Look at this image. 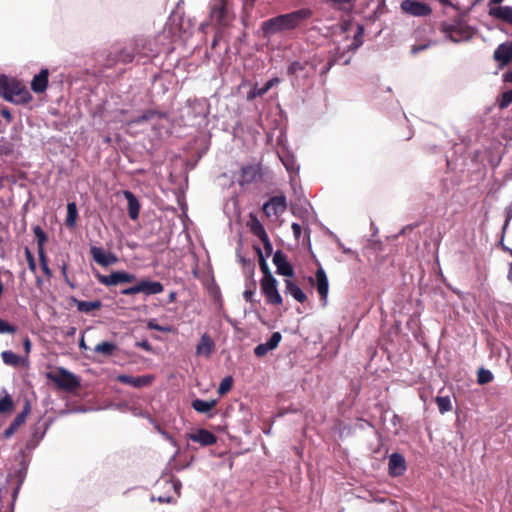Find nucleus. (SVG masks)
<instances>
[{"instance_id": "nucleus-1", "label": "nucleus", "mask_w": 512, "mask_h": 512, "mask_svg": "<svg viewBox=\"0 0 512 512\" xmlns=\"http://www.w3.org/2000/svg\"><path fill=\"white\" fill-rule=\"evenodd\" d=\"M310 15V10L300 9L273 17L262 23V32H281L283 30L295 29L301 22L309 18Z\"/></svg>"}, {"instance_id": "nucleus-2", "label": "nucleus", "mask_w": 512, "mask_h": 512, "mask_svg": "<svg viewBox=\"0 0 512 512\" xmlns=\"http://www.w3.org/2000/svg\"><path fill=\"white\" fill-rule=\"evenodd\" d=\"M363 34H334L335 38L333 39L335 47V61L340 62L342 59V64L347 65L350 62V57L345 58L346 53L350 51L356 50L363 44L362 39Z\"/></svg>"}, {"instance_id": "nucleus-3", "label": "nucleus", "mask_w": 512, "mask_h": 512, "mask_svg": "<svg viewBox=\"0 0 512 512\" xmlns=\"http://www.w3.org/2000/svg\"><path fill=\"white\" fill-rule=\"evenodd\" d=\"M48 380L52 381L59 389L73 391L80 386V381L73 373L63 367H57L46 373Z\"/></svg>"}, {"instance_id": "nucleus-4", "label": "nucleus", "mask_w": 512, "mask_h": 512, "mask_svg": "<svg viewBox=\"0 0 512 512\" xmlns=\"http://www.w3.org/2000/svg\"><path fill=\"white\" fill-rule=\"evenodd\" d=\"M400 11L403 15L417 18H426L432 14V7L419 0H403L400 3Z\"/></svg>"}, {"instance_id": "nucleus-5", "label": "nucleus", "mask_w": 512, "mask_h": 512, "mask_svg": "<svg viewBox=\"0 0 512 512\" xmlns=\"http://www.w3.org/2000/svg\"><path fill=\"white\" fill-rule=\"evenodd\" d=\"M4 99L15 104H27L32 100V96L22 83L13 79Z\"/></svg>"}, {"instance_id": "nucleus-6", "label": "nucleus", "mask_w": 512, "mask_h": 512, "mask_svg": "<svg viewBox=\"0 0 512 512\" xmlns=\"http://www.w3.org/2000/svg\"><path fill=\"white\" fill-rule=\"evenodd\" d=\"M260 286L267 303L272 305L282 304L283 300L277 288V280L273 276H269L268 279H261Z\"/></svg>"}, {"instance_id": "nucleus-7", "label": "nucleus", "mask_w": 512, "mask_h": 512, "mask_svg": "<svg viewBox=\"0 0 512 512\" xmlns=\"http://www.w3.org/2000/svg\"><path fill=\"white\" fill-rule=\"evenodd\" d=\"M98 281L106 286H115L120 283H131L135 281L136 277L125 271H114L109 275H97Z\"/></svg>"}, {"instance_id": "nucleus-8", "label": "nucleus", "mask_w": 512, "mask_h": 512, "mask_svg": "<svg viewBox=\"0 0 512 512\" xmlns=\"http://www.w3.org/2000/svg\"><path fill=\"white\" fill-rule=\"evenodd\" d=\"M287 207L285 196H274L263 206L264 213L268 216H279Z\"/></svg>"}, {"instance_id": "nucleus-9", "label": "nucleus", "mask_w": 512, "mask_h": 512, "mask_svg": "<svg viewBox=\"0 0 512 512\" xmlns=\"http://www.w3.org/2000/svg\"><path fill=\"white\" fill-rule=\"evenodd\" d=\"M262 179V168L258 164L248 165L242 168L239 184L241 186L251 184Z\"/></svg>"}, {"instance_id": "nucleus-10", "label": "nucleus", "mask_w": 512, "mask_h": 512, "mask_svg": "<svg viewBox=\"0 0 512 512\" xmlns=\"http://www.w3.org/2000/svg\"><path fill=\"white\" fill-rule=\"evenodd\" d=\"M90 253L93 260L104 267L113 265L118 261V258L114 253L106 252L101 247L91 246Z\"/></svg>"}, {"instance_id": "nucleus-11", "label": "nucleus", "mask_w": 512, "mask_h": 512, "mask_svg": "<svg viewBox=\"0 0 512 512\" xmlns=\"http://www.w3.org/2000/svg\"><path fill=\"white\" fill-rule=\"evenodd\" d=\"M273 263L276 266V272L279 275L292 277L294 270L287 260V256L280 250L276 251L273 255Z\"/></svg>"}, {"instance_id": "nucleus-12", "label": "nucleus", "mask_w": 512, "mask_h": 512, "mask_svg": "<svg viewBox=\"0 0 512 512\" xmlns=\"http://www.w3.org/2000/svg\"><path fill=\"white\" fill-rule=\"evenodd\" d=\"M388 469L392 477L403 475L407 469L405 458L399 453L391 454L389 456Z\"/></svg>"}, {"instance_id": "nucleus-13", "label": "nucleus", "mask_w": 512, "mask_h": 512, "mask_svg": "<svg viewBox=\"0 0 512 512\" xmlns=\"http://www.w3.org/2000/svg\"><path fill=\"white\" fill-rule=\"evenodd\" d=\"M188 439L202 446H211L217 442V437L206 429H198L187 435Z\"/></svg>"}, {"instance_id": "nucleus-14", "label": "nucleus", "mask_w": 512, "mask_h": 512, "mask_svg": "<svg viewBox=\"0 0 512 512\" xmlns=\"http://www.w3.org/2000/svg\"><path fill=\"white\" fill-rule=\"evenodd\" d=\"M153 379L154 377L151 375L133 377L126 374H121L117 376V381L135 388L148 386L149 384H151Z\"/></svg>"}, {"instance_id": "nucleus-15", "label": "nucleus", "mask_w": 512, "mask_h": 512, "mask_svg": "<svg viewBox=\"0 0 512 512\" xmlns=\"http://www.w3.org/2000/svg\"><path fill=\"white\" fill-rule=\"evenodd\" d=\"M282 339V335L280 332H274L269 340L265 343H261L257 345L254 349V353L257 357L265 356L269 351L274 350L279 345Z\"/></svg>"}, {"instance_id": "nucleus-16", "label": "nucleus", "mask_w": 512, "mask_h": 512, "mask_svg": "<svg viewBox=\"0 0 512 512\" xmlns=\"http://www.w3.org/2000/svg\"><path fill=\"white\" fill-rule=\"evenodd\" d=\"M494 58L501 66L507 65L512 60V41L499 45L494 52Z\"/></svg>"}, {"instance_id": "nucleus-17", "label": "nucleus", "mask_w": 512, "mask_h": 512, "mask_svg": "<svg viewBox=\"0 0 512 512\" xmlns=\"http://www.w3.org/2000/svg\"><path fill=\"white\" fill-rule=\"evenodd\" d=\"M214 348H215L214 341L207 333H204L201 336L200 341L196 346V355L204 356V357L208 358L213 353Z\"/></svg>"}, {"instance_id": "nucleus-18", "label": "nucleus", "mask_w": 512, "mask_h": 512, "mask_svg": "<svg viewBox=\"0 0 512 512\" xmlns=\"http://www.w3.org/2000/svg\"><path fill=\"white\" fill-rule=\"evenodd\" d=\"M48 77V69H42L38 74H36L31 81L32 91L38 94L45 92L48 86Z\"/></svg>"}, {"instance_id": "nucleus-19", "label": "nucleus", "mask_w": 512, "mask_h": 512, "mask_svg": "<svg viewBox=\"0 0 512 512\" xmlns=\"http://www.w3.org/2000/svg\"><path fill=\"white\" fill-rule=\"evenodd\" d=\"M29 412H30V404L27 402L23 411L21 413H19L15 417L13 422L10 424V426L5 429V431L3 433L5 438L11 437L17 431L18 427L21 426L26 421V418H27V415L29 414Z\"/></svg>"}, {"instance_id": "nucleus-20", "label": "nucleus", "mask_w": 512, "mask_h": 512, "mask_svg": "<svg viewBox=\"0 0 512 512\" xmlns=\"http://www.w3.org/2000/svg\"><path fill=\"white\" fill-rule=\"evenodd\" d=\"M140 293L147 295H155L163 292L164 287L158 281L141 280L139 282Z\"/></svg>"}, {"instance_id": "nucleus-21", "label": "nucleus", "mask_w": 512, "mask_h": 512, "mask_svg": "<svg viewBox=\"0 0 512 512\" xmlns=\"http://www.w3.org/2000/svg\"><path fill=\"white\" fill-rule=\"evenodd\" d=\"M127 202H128V214L132 220H136L139 217L140 213V204L135 195L131 191L123 192Z\"/></svg>"}, {"instance_id": "nucleus-22", "label": "nucleus", "mask_w": 512, "mask_h": 512, "mask_svg": "<svg viewBox=\"0 0 512 512\" xmlns=\"http://www.w3.org/2000/svg\"><path fill=\"white\" fill-rule=\"evenodd\" d=\"M316 280H317V291L321 298L326 301L328 295V279L323 269H319L316 272Z\"/></svg>"}, {"instance_id": "nucleus-23", "label": "nucleus", "mask_w": 512, "mask_h": 512, "mask_svg": "<svg viewBox=\"0 0 512 512\" xmlns=\"http://www.w3.org/2000/svg\"><path fill=\"white\" fill-rule=\"evenodd\" d=\"M491 17L512 26V6L492 10Z\"/></svg>"}, {"instance_id": "nucleus-24", "label": "nucleus", "mask_w": 512, "mask_h": 512, "mask_svg": "<svg viewBox=\"0 0 512 512\" xmlns=\"http://www.w3.org/2000/svg\"><path fill=\"white\" fill-rule=\"evenodd\" d=\"M286 285V293H289L296 301L303 303L306 301V294L302 291V289L292 282L291 280H285Z\"/></svg>"}, {"instance_id": "nucleus-25", "label": "nucleus", "mask_w": 512, "mask_h": 512, "mask_svg": "<svg viewBox=\"0 0 512 512\" xmlns=\"http://www.w3.org/2000/svg\"><path fill=\"white\" fill-rule=\"evenodd\" d=\"M217 404L216 400H202V399H195L192 402V407L195 411L199 413H207L211 411Z\"/></svg>"}, {"instance_id": "nucleus-26", "label": "nucleus", "mask_w": 512, "mask_h": 512, "mask_svg": "<svg viewBox=\"0 0 512 512\" xmlns=\"http://www.w3.org/2000/svg\"><path fill=\"white\" fill-rule=\"evenodd\" d=\"M305 70H306L305 63L295 61L290 64V66L287 69V73H288V75L295 76L296 78L307 77L308 73Z\"/></svg>"}, {"instance_id": "nucleus-27", "label": "nucleus", "mask_w": 512, "mask_h": 512, "mask_svg": "<svg viewBox=\"0 0 512 512\" xmlns=\"http://www.w3.org/2000/svg\"><path fill=\"white\" fill-rule=\"evenodd\" d=\"M117 350V345L113 342L104 341L97 344L94 348V351L98 354H102L104 356H111Z\"/></svg>"}, {"instance_id": "nucleus-28", "label": "nucleus", "mask_w": 512, "mask_h": 512, "mask_svg": "<svg viewBox=\"0 0 512 512\" xmlns=\"http://www.w3.org/2000/svg\"><path fill=\"white\" fill-rule=\"evenodd\" d=\"M76 306L78 311L82 313H90L94 310H98L101 307V302L99 300L95 301H76Z\"/></svg>"}, {"instance_id": "nucleus-29", "label": "nucleus", "mask_w": 512, "mask_h": 512, "mask_svg": "<svg viewBox=\"0 0 512 512\" xmlns=\"http://www.w3.org/2000/svg\"><path fill=\"white\" fill-rule=\"evenodd\" d=\"M78 216L77 206L75 202H70L67 204V216H66V225L70 228L75 227L76 220Z\"/></svg>"}, {"instance_id": "nucleus-30", "label": "nucleus", "mask_w": 512, "mask_h": 512, "mask_svg": "<svg viewBox=\"0 0 512 512\" xmlns=\"http://www.w3.org/2000/svg\"><path fill=\"white\" fill-rule=\"evenodd\" d=\"M1 357H2L3 362L6 365L13 366V367H17L20 365V362H21L20 357L10 350L3 351L1 353Z\"/></svg>"}, {"instance_id": "nucleus-31", "label": "nucleus", "mask_w": 512, "mask_h": 512, "mask_svg": "<svg viewBox=\"0 0 512 512\" xmlns=\"http://www.w3.org/2000/svg\"><path fill=\"white\" fill-rule=\"evenodd\" d=\"M250 230L253 235L258 237L260 240L265 239L268 236L264 226L256 218L251 221Z\"/></svg>"}, {"instance_id": "nucleus-32", "label": "nucleus", "mask_w": 512, "mask_h": 512, "mask_svg": "<svg viewBox=\"0 0 512 512\" xmlns=\"http://www.w3.org/2000/svg\"><path fill=\"white\" fill-rule=\"evenodd\" d=\"M436 404L441 414H444L452 409L451 400L448 396L436 397Z\"/></svg>"}, {"instance_id": "nucleus-33", "label": "nucleus", "mask_w": 512, "mask_h": 512, "mask_svg": "<svg viewBox=\"0 0 512 512\" xmlns=\"http://www.w3.org/2000/svg\"><path fill=\"white\" fill-rule=\"evenodd\" d=\"M38 254H39V261H40L42 271L45 274V276L49 279L52 277V271L48 266V260H47L44 249H42V248L39 249Z\"/></svg>"}, {"instance_id": "nucleus-34", "label": "nucleus", "mask_w": 512, "mask_h": 512, "mask_svg": "<svg viewBox=\"0 0 512 512\" xmlns=\"http://www.w3.org/2000/svg\"><path fill=\"white\" fill-rule=\"evenodd\" d=\"M257 252H258V256H259L260 270L263 273V278L262 279H268L269 276H273V275H272V273H271V271H270V269L268 267V264L266 262L265 257L262 254V251L258 248Z\"/></svg>"}, {"instance_id": "nucleus-35", "label": "nucleus", "mask_w": 512, "mask_h": 512, "mask_svg": "<svg viewBox=\"0 0 512 512\" xmlns=\"http://www.w3.org/2000/svg\"><path fill=\"white\" fill-rule=\"evenodd\" d=\"M13 409V401L8 393L0 398V413H5Z\"/></svg>"}, {"instance_id": "nucleus-36", "label": "nucleus", "mask_w": 512, "mask_h": 512, "mask_svg": "<svg viewBox=\"0 0 512 512\" xmlns=\"http://www.w3.org/2000/svg\"><path fill=\"white\" fill-rule=\"evenodd\" d=\"M33 232L35 234V237L37 238L38 250L41 248L44 249V244L47 241L46 233L40 226H35L33 228Z\"/></svg>"}, {"instance_id": "nucleus-37", "label": "nucleus", "mask_w": 512, "mask_h": 512, "mask_svg": "<svg viewBox=\"0 0 512 512\" xmlns=\"http://www.w3.org/2000/svg\"><path fill=\"white\" fill-rule=\"evenodd\" d=\"M269 91L267 86L264 84L262 87L255 86L253 89H251L247 94L248 100H253L257 97H261L264 94H266Z\"/></svg>"}, {"instance_id": "nucleus-38", "label": "nucleus", "mask_w": 512, "mask_h": 512, "mask_svg": "<svg viewBox=\"0 0 512 512\" xmlns=\"http://www.w3.org/2000/svg\"><path fill=\"white\" fill-rule=\"evenodd\" d=\"M493 379V374L491 371L481 368L478 371V378L477 381L479 384H487L491 382Z\"/></svg>"}, {"instance_id": "nucleus-39", "label": "nucleus", "mask_w": 512, "mask_h": 512, "mask_svg": "<svg viewBox=\"0 0 512 512\" xmlns=\"http://www.w3.org/2000/svg\"><path fill=\"white\" fill-rule=\"evenodd\" d=\"M232 384H233L232 377L231 376L225 377L224 379H222V381L218 387V393L220 395H224L225 393L230 391V389L232 388Z\"/></svg>"}, {"instance_id": "nucleus-40", "label": "nucleus", "mask_w": 512, "mask_h": 512, "mask_svg": "<svg viewBox=\"0 0 512 512\" xmlns=\"http://www.w3.org/2000/svg\"><path fill=\"white\" fill-rule=\"evenodd\" d=\"M460 36H462V34H459ZM472 35L473 34H463V37H454V34H444V41L445 42H454V43H459V42H464V41H469L471 38H472Z\"/></svg>"}, {"instance_id": "nucleus-41", "label": "nucleus", "mask_w": 512, "mask_h": 512, "mask_svg": "<svg viewBox=\"0 0 512 512\" xmlns=\"http://www.w3.org/2000/svg\"><path fill=\"white\" fill-rule=\"evenodd\" d=\"M12 78H8L4 75H0V95L5 98L8 93L9 86L12 82Z\"/></svg>"}, {"instance_id": "nucleus-42", "label": "nucleus", "mask_w": 512, "mask_h": 512, "mask_svg": "<svg viewBox=\"0 0 512 512\" xmlns=\"http://www.w3.org/2000/svg\"><path fill=\"white\" fill-rule=\"evenodd\" d=\"M17 327L0 318V334H14Z\"/></svg>"}, {"instance_id": "nucleus-43", "label": "nucleus", "mask_w": 512, "mask_h": 512, "mask_svg": "<svg viewBox=\"0 0 512 512\" xmlns=\"http://www.w3.org/2000/svg\"><path fill=\"white\" fill-rule=\"evenodd\" d=\"M25 257H26V260L28 263L29 270L31 272L35 273L36 272V262H35L33 254L31 253V251L28 248L25 249Z\"/></svg>"}, {"instance_id": "nucleus-44", "label": "nucleus", "mask_w": 512, "mask_h": 512, "mask_svg": "<svg viewBox=\"0 0 512 512\" xmlns=\"http://www.w3.org/2000/svg\"><path fill=\"white\" fill-rule=\"evenodd\" d=\"M511 103H512V89L505 92L502 95V99L500 101L499 107L501 109H504V108L508 107Z\"/></svg>"}, {"instance_id": "nucleus-45", "label": "nucleus", "mask_w": 512, "mask_h": 512, "mask_svg": "<svg viewBox=\"0 0 512 512\" xmlns=\"http://www.w3.org/2000/svg\"><path fill=\"white\" fill-rule=\"evenodd\" d=\"M147 326L149 329L157 330V331H161V332H170L171 331L170 326H161V325L157 324L154 320L149 321Z\"/></svg>"}, {"instance_id": "nucleus-46", "label": "nucleus", "mask_w": 512, "mask_h": 512, "mask_svg": "<svg viewBox=\"0 0 512 512\" xmlns=\"http://www.w3.org/2000/svg\"><path fill=\"white\" fill-rule=\"evenodd\" d=\"M154 115H155L154 111H151V110L146 111L141 116L135 118L132 122L133 123H142V122L150 120Z\"/></svg>"}, {"instance_id": "nucleus-47", "label": "nucleus", "mask_w": 512, "mask_h": 512, "mask_svg": "<svg viewBox=\"0 0 512 512\" xmlns=\"http://www.w3.org/2000/svg\"><path fill=\"white\" fill-rule=\"evenodd\" d=\"M283 165L286 167L287 171L294 172L295 165L294 160L291 157L281 158Z\"/></svg>"}, {"instance_id": "nucleus-48", "label": "nucleus", "mask_w": 512, "mask_h": 512, "mask_svg": "<svg viewBox=\"0 0 512 512\" xmlns=\"http://www.w3.org/2000/svg\"><path fill=\"white\" fill-rule=\"evenodd\" d=\"M138 293H140L139 283H137L136 285H134L132 287L123 289L121 291V294H123V295H134V294H138Z\"/></svg>"}, {"instance_id": "nucleus-49", "label": "nucleus", "mask_w": 512, "mask_h": 512, "mask_svg": "<svg viewBox=\"0 0 512 512\" xmlns=\"http://www.w3.org/2000/svg\"><path fill=\"white\" fill-rule=\"evenodd\" d=\"M503 1L504 0H489V2H488V8H489L488 14L491 16V13H492L493 9L505 8V6H501L500 5Z\"/></svg>"}, {"instance_id": "nucleus-50", "label": "nucleus", "mask_w": 512, "mask_h": 512, "mask_svg": "<svg viewBox=\"0 0 512 512\" xmlns=\"http://www.w3.org/2000/svg\"><path fill=\"white\" fill-rule=\"evenodd\" d=\"M263 245H264V249H265V252H266V256L269 257L272 252H273V247H272V244L269 240V237L267 236L265 239H262L261 240Z\"/></svg>"}, {"instance_id": "nucleus-51", "label": "nucleus", "mask_w": 512, "mask_h": 512, "mask_svg": "<svg viewBox=\"0 0 512 512\" xmlns=\"http://www.w3.org/2000/svg\"><path fill=\"white\" fill-rule=\"evenodd\" d=\"M430 45H432L431 42L423 43V44H420V45H413L412 48H411V52H412V54H416L419 51H422V50L428 48Z\"/></svg>"}, {"instance_id": "nucleus-52", "label": "nucleus", "mask_w": 512, "mask_h": 512, "mask_svg": "<svg viewBox=\"0 0 512 512\" xmlns=\"http://www.w3.org/2000/svg\"><path fill=\"white\" fill-rule=\"evenodd\" d=\"M291 229L293 231V234H294L295 238L299 239L300 236H301V232H302V228H301L300 224L295 223V222L292 223Z\"/></svg>"}, {"instance_id": "nucleus-53", "label": "nucleus", "mask_w": 512, "mask_h": 512, "mask_svg": "<svg viewBox=\"0 0 512 512\" xmlns=\"http://www.w3.org/2000/svg\"><path fill=\"white\" fill-rule=\"evenodd\" d=\"M136 346L140 347V348H142V349H144L145 351H148V352L152 351V345L147 340H143V341L137 342Z\"/></svg>"}, {"instance_id": "nucleus-54", "label": "nucleus", "mask_w": 512, "mask_h": 512, "mask_svg": "<svg viewBox=\"0 0 512 512\" xmlns=\"http://www.w3.org/2000/svg\"><path fill=\"white\" fill-rule=\"evenodd\" d=\"M1 115L7 120V122H11L13 117L10 110L7 107L1 109Z\"/></svg>"}, {"instance_id": "nucleus-55", "label": "nucleus", "mask_w": 512, "mask_h": 512, "mask_svg": "<svg viewBox=\"0 0 512 512\" xmlns=\"http://www.w3.org/2000/svg\"><path fill=\"white\" fill-rule=\"evenodd\" d=\"M280 83V79L275 77V78H272L270 79L269 81H267L265 83V85L267 86V88L270 90L272 87L278 85Z\"/></svg>"}, {"instance_id": "nucleus-56", "label": "nucleus", "mask_w": 512, "mask_h": 512, "mask_svg": "<svg viewBox=\"0 0 512 512\" xmlns=\"http://www.w3.org/2000/svg\"><path fill=\"white\" fill-rule=\"evenodd\" d=\"M254 292L252 290H245L243 293L244 299L247 302H252Z\"/></svg>"}, {"instance_id": "nucleus-57", "label": "nucleus", "mask_w": 512, "mask_h": 512, "mask_svg": "<svg viewBox=\"0 0 512 512\" xmlns=\"http://www.w3.org/2000/svg\"><path fill=\"white\" fill-rule=\"evenodd\" d=\"M61 273L64 279L69 282L68 274H67V263L64 261L61 265Z\"/></svg>"}, {"instance_id": "nucleus-58", "label": "nucleus", "mask_w": 512, "mask_h": 512, "mask_svg": "<svg viewBox=\"0 0 512 512\" xmlns=\"http://www.w3.org/2000/svg\"><path fill=\"white\" fill-rule=\"evenodd\" d=\"M23 346L26 353H29L31 350V341L28 337H26L23 341Z\"/></svg>"}, {"instance_id": "nucleus-59", "label": "nucleus", "mask_w": 512, "mask_h": 512, "mask_svg": "<svg viewBox=\"0 0 512 512\" xmlns=\"http://www.w3.org/2000/svg\"><path fill=\"white\" fill-rule=\"evenodd\" d=\"M161 434L165 439H167L172 445L176 446L175 440L165 431H161Z\"/></svg>"}, {"instance_id": "nucleus-60", "label": "nucleus", "mask_w": 512, "mask_h": 512, "mask_svg": "<svg viewBox=\"0 0 512 512\" xmlns=\"http://www.w3.org/2000/svg\"><path fill=\"white\" fill-rule=\"evenodd\" d=\"M443 6H452L451 0H438Z\"/></svg>"}, {"instance_id": "nucleus-61", "label": "nucleus", "mask_w": 512, "mask_h": 512, "mask_svg": "<svg viewBox=\"0 0 512 512\" xmlns=\"http://www.w3.org/2000/svg\"><path fill=\"white\" fill-rule=\"evenodd\" d=\"M511 218H512V210H509L508 213H507V219H506V222H505V226L508 225V223L511 220Z\"/></svg>"}, {"instance_id": "nucleus-62", "label": "nucleus", "mask_w": 512, "mask_h": 512, "mask_svg": "<svg viewBox=\"0 0 512 512\" xmlns=\"http://www.w3.org/2000/svg\"><path fill=\"white\" fill-rule=\"evenodd\" d=\"M79 347L82 348V349H87V346L85 344V341H84V337L82 336L80 342H79Z\"/></svg>"}, {"instance_id": "nucleus-63", "label": "nucleus", "mask_w": 512, "mask_h": 512, "mask_svg": "<svg viewBox=\"0 0 512 512\" xmlns=\"http://www.w3.org/2000/svg\"><path fill=\"white\" fill-rule=\"evenodd\" d=\"M445 33H448V32H464L463 30H453L452 28H445L444 31Z\"/></svg>"}, {"instance_id": "nucleus-64", "label": "nucleus", "mask_w": 512, "mask_h": 512, "mask_svg": "<svg viewBox=\"0 0 512 512\" xmlns=\"http://www.w3.org/2000/svg\"><path fill=\"white\" fill-rule=\"evenodd\" d=\"M507 81L512 82V70L506 76Z\"/></svg>"}]
</instances>
